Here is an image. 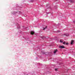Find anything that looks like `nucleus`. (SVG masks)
I'll list each match as a JSON object with an SVG mask.
<instances>
[{
    "instance_id": "nucleus-7",
    "label": "nucleus",
    "mask_w": 75,
    "mask_h": 75,
    "mask_svg": "<svg viewBox=\"0 0 75 75\" xmlns=\"http://www.w3.org/2000/svg\"><path fill=\"white\" fill-rule=\"evenodd\" d=\"M70 2H71V3H74V1L73 0H70Z\"/></svg>"
},
{
    "instance_id": "nucleus-5",
    "label": "nucleus",
    "mask_w": 75,
    "mask_h": 75,
    "mask_svg": "<svg viewBox=\"0 0 75 75\" xmlns=\"http://www.w3.org/2000/svg\"><path fill=\"white\" fill-rule=\"evenodd\" d=\"M74 42V40H72L70 43V44L71 45H72V44H73V42Z\"/></svg>"
},
{
    "instance_id": "nucleus-4",
    "label": "nucleus",
    "mask_w": 75,
    "mask_h": 75,
    "mask_svg": "<svg viewBox=\"0 0 75 75\" xmlns=\"http://www.w3.org/2000/svg\"><path fill=\"white\" fill-rule=\"evenodd\" d=\"M57 51H58V50L57 49L55 50L54 52V54H55V53H56Z\"/></svg>"
},
{
    "instance_id": "nucleus-9",
    "label": "nucleus",
    "mask_w": 75,
    "mask_h": 75,
    "mask_svg": "<svg viewBox=\"0 0 75 75\" xmlns=\"http://www.w3.org/2000/svg\"><path fill=\"white\" fill-rule=\"evenodd\" d=\"M57 70H58V69H55V71H57Z\"/></svg>"
},
{
    "instance_id": "nucleus-13",
    "label": "nucleus",
    "mask_w": 75,
    "mask_h": 75,
    "mask_svg": "<svg viewBox=\"0 0 75 75\" xmlns=\"http://www.w3.org/2000/svg\"><path fill=\"white\" fill-rule=\"evenodd\" d=\"M36 58H37V57H36Z\"/></svg>"
},
{
    "instance_id": "nucleus-2",
    "label": "nucleus",
    "mask_w": 75,
    "mask_h": 75,
    "mask_svg": "<svg viewBox=\"0 0 75 75\" xmlns=\"http://www.w3.org/2000/svg\"><path fill=\"white\" fill-rule=\"evenodd\" d=\"M34 33H35V32L33 31L30 32V34L31 35H33V34H34Z\"/></svg>"
},
{
    "instance_id": "nucleus-3",
    "label": "nucleus",
    "mask_w": 75,
    "mask_h": 75,
    "mask_svg": "<svg viewBox=\"0 0 75 75\" xmlns=\"http://www.w3.org/2000/svg\"><path fill=\"white\" fill-rule=\"evenodd\" d=\"M63 44L64 45H68V43L67 42V43H66V42L64 41V42H63Z\"/></svg>"
},
{
    "instance_id": "nucleus-10",
    "label": "nucleus",
    "mask_w": 75,
    "mask_h": 75,
    "mask_svg": "<svg viewBox=\"0 0 75 75\" xmlns=\"http://www.w3.org/2000/svg\"><path fill=\"white\" fill-rule=\"evenodd\" d=\"M31 1L32 2H33V0H31Z\"/></svg>"
},
{
    "instance_id": "nucleus-12",
    "label": "nucleus",
    "mask_w": 75,
    "mask_h": 75,
    "mask_svg": "<svg viewBox=\"0 0 75 75\" xmlns=\"http://www.w3.org/2000/svg\"><path fill=\"white\" fill-rule=\"evenodd\" d=\"M55 0L57 1V0Z\"/></svg>"
},
{
    "instance_id": "nucleus-11",
    "label": "nucleus",
    "mask_w": 75,
    "mask_h": 75,
    "mask_svg": "<svg viewBox=\"0 0 75 75\" xmlns=\"http://www.w3.org/2000/svg\"><path fill=\"white\" fill-rule=\"evenodd\" d=\"M69 36V35H66V36H67V37H68V36Z\"/></svg>"
},
{
    "instance_id": "nucleus-8",
    "label": "nucleus",
    "mask_w": 75,
    "mask_h": 75,
    "mask_svg": "<svg viewBox=\"0 0 75 75\" xmlns=\"http://www.w3.org/2000/svg\"><path fill=\"white\" fill-rule=\"evenodd\" d=\"M60 42H63V41H62V40H61L60 41Z\"/></svg>"
},
{
    "instance_id": "nucleus-6",
    "label": "nucleus",
    "mask_w": 75,
    "mask_h": 75,
    "mask_svg": "<svg viewBox=\"0 0 75 75\" xmlns=\"http://www.w3.org/2000/svg\"><path fill=\"white\" fill-rule=\"evenodd\" d=\"M47 28V26H46L45 28H44L43 29V30H45L46 28Z\"/></svg>"
},
{
    "instance_id": "nucleus-1",
    "label": "nucleus",
    "mask_w": 75,
    "mask_h": 75,
    "mask_svg": "<svg viewBox=\"0 0 75 75\" xmlns=\"http://www.w3.org/2000/svg\"><path fill=\"white\" fill-rule=\"evenodd\" d=\"M59 48L61 49L65 48V47L64 46L60 45L59 46Z\"/></svg>"
}]
</instances>
